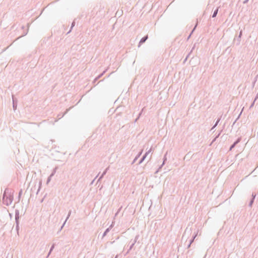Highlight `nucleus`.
<instances>
[{
	"mask_svg": "<svg viewBox=\"0 0 258 258\" xmlns=\"http://www.w3.org/2000/svg\"><path fill=\"white\" fill-rule=\"evenodd\" d=\"M9 201H10V203H11V202H12V197H11V198H10V199H9Z\"/></svg>",
	"mask_w": 258,
	"mask_h": 258,
	"instance_id": "obj_4",
	"label": "nucleus"
},
{
	"mask_svg": "<svg viewBox=\"0 0 258 258\" xmlns=\"http://www.w3.org/2000/svg\"><path fill=\"white\" fill-rule=\"evenodd\" d=\"M218 9H217L214 13L213 15V17H215L216 16L217 14V13H218Z\"/></svg>",
	"mask_w": 258,
	"mask_h": 258,
	"instance_id": "obj_2",
	"label": "nucleus"
},
{
	"mask_svg": "<svg viewBox=\"0 0 258 258\" xmlns=\"http://www.w3.org/2000/svg\"><path fill=\"white\" fill-rule=\"evenodd\" d=\"M147 38H148V36H146V37H144V38H143L141 40V41H140V43H144V42L146 40V39H147Z\"/></svg>",
	"mask_w": 258,
	"mask_h": 258,
	"instance_id": "obj_1",
	"label": "nucleus"
},
{
	"mask_svg": "<svg viewBox=\"0 0 258 258\" xmlns=\"http://www.w3.org/2000/svg\"><path fill=\"white\" fill-rule=\"evenodd\" d=\"M3 199L5 201L6 199H7V195H6V192H5L4 194V196H3Z\"/></svg>",
	"mask_w": 258,
	"mask_h": 258,
	"instance_id": "obj_3",
	"label": "nucleus"
}]
</instances>
